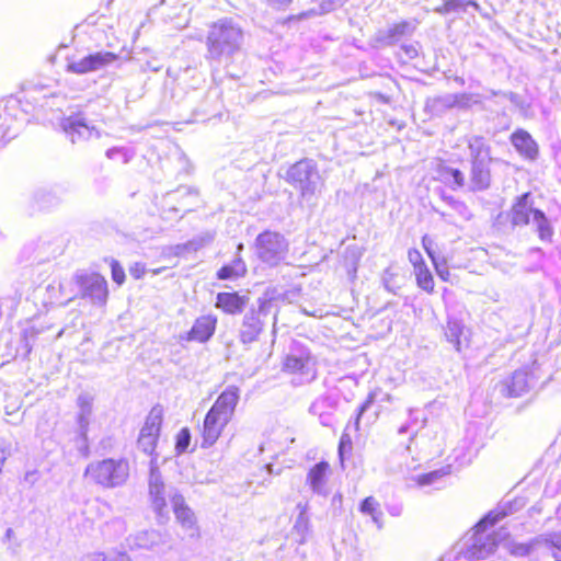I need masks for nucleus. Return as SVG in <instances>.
Listing matches in <instances>:
<instances>
[{
  "label": "nucleus",
  "mask_w": 561,
  "mask_h": 561,
  "mask_svg": "<svg viewBox=\"0 0 561 561\" xmlns=\"http://www.w3.org/2000/svg\"><path fill=\"white\" fill-rule=\"evenodd\" d=\"M416 286L428 295L435 291V279L427 264L413 271Z\"/></svg>",
  "instance_id": "nucleus-23"
},
{
  "label": "nucleus",
  "mask_w": 561,
  "mask_h": 561,
  "mask_svg": "<svg viewBox=\"0 0 561 561\" xmlns=\"http://www.w3.org/2000/svg\"><path fill=\"white\" fill-rule=\"evenodd\" d=\"M33 201L39 208H48L56 202V197L45 187H38L33 193Z\"/></svg>",
  "instance_id": "nucleus-28"
},
{
  "label": "nucleus",
  "mask_w": 561,
  "mask_h": 561,
  "mask_svg": "<svg viewBox=\"0 0 561 561\" xmlns=\"http://www.w3.org/2000/svg\"><path fill=\"white\" fill-rule=\"evenodd\" d=\"M168 542V535L154 529L142 530L133 537L134 546L142 549H153Z\"/></svg>",
  "instance_id": "nucleus-20"
},
{
  "label": "nucleus",
  "mask_w": 561,
  "mask_h": 561,
  "mask_svg": "<svg viewBox=\"0 0 561 561\" xmlns=\"http://www.w3.org/2000/svg\"><path fill=\"white\" fill-rule=\"evenodd\" d=\"M436 179L451 188H459L465 185V175L459 169L450 168L440 160L435 167Z\"/></svg>",
  "instance_id": "nucleus-19"
},
{
  "label": "nucleus",
  "mask_w": 561,
  "mask_h": 561,
  "mask_svg": "<svg viewBox=\"0 0 561 561\" xmlns=\"http://www.w3.org/2000/svg\"><path fill=\"white\" fill-rule=\"evenodd\" d=\"M216 319L210 316H203L196 319L192 329L187 332V341L206 342L215 332Z\"/></svg>",
  "instance_id": "nucleus-17"
},
{
  "label": "nucleus",
  "mask_w": 561,
  "mask_h": 561,
  "mask_svg": "<svg viewBox=\"0 0 561 561\" xmlns=\"http://www.w3.org/2000/svg\"><path fill=\"white\" fill-rule=\"evenodd\" d=\"M238 398L236 388L227 389L217 398L204 419L202 447H210L217 442L234 412Z\"/></svg>",
  "instance_id": "nucleus-3"
},
{
  "label": "nucleus",
  "mask_w": 561,
  "mask_h": 561,
  "mask_svg": "<svg viewBox=\"0 0 561 561\" xmlns=\"http://www.w3.org/2000/svg\"><path fill=\"white\" fill-rule=\"evenodd\" d=\"M159 7L161 14L167 20L174 22L178 28L186 26L187 19L184 15L187 9L184 0H160Z\"/></svg>",
  "instance_id": "nucleus-15"
},
{
  "label": "nucleus",
  "mask_w": 561,
  "mask_h": 561,
  "mask_svg": "<svg viewBox=\"0 0 561 561\" xmlns=\"http://www.w3.org/2000/svg\"><path fill=\"white\" fill-rule=\"evenodd\" d=\"M85 561H111L104 553L96 552L87 557Z\"/></svg>",
  "instance_id": "nucleus-44"
},
{
  "label": "nucleus",
  "mask_w": 561,
  "mask_h": 561,
  "mask_svg": "<svg viewBox=\"0 0 561 561\" xmlns=\"http://www.w3.org/2000/svg\"><path fill=\"white\" fill-rule=\"evenodd\" d=\"M273 5L277 8L287 7L293 0H268Z\"/></svg>",
  "instance_id": "nucleus-45"
},
{
  "label": "nucleus",
  "mask_w": 561,
  "mask_h": 561,
  "mask_svg": "<svg viewBox=\"0 0 561 561\" xmlns=\"http://www.w3.org/2000/svg\"><path fill=\"white\" fill-rule=\"evenodd\" d=\"M146 273V266L144 263L136 262L129 267V274L135 278H141Z\"/></svg>",
  "instance_id": "nucleus-39"
},
{
  "label": "nucleus",
  "mask_w": 561,
  "mask_h": 561,
  "mask_svg": "<svg viewBox=\"0 0 561 561\" xmlns=\"http://www.w3.org/2000/svg\"><path fill=\"white\" fill-rule=\"evenodd\" d=\"M191 442V433L188 428H182L176 436L175 449L179 454L184 453Z\"/></svg>",
  "instance_id": "nucleus-31"
},
{
  "label": "nucleus",
  "mask_w": 561,
  "mask_h": 561,
  "mask_svg": "<svg viewBox=\"0 0 561 561\" xmlns=\"http://www.w3.org/2000/svg\"><path fill=\"white\" fill-rule=\"evenodd\" d=\"M543 541L546 547L552 551L553 557H556V550L561 551V531L548 535Z\"/></svg>",
  "instance_id": "nucleus-34"
},
{
  "label": "nucleus",
  "mask_w": 561,
  "mask_h": 561,
  "mask_svg": "<svg viewBox=\"0 0 561 561\" xmlns=\"http://www.w3.org/2000/svg\"><path fill=\"white\" fill-rule=\"evenodd\" d=\"M352 449V438L350 434L343 433L339 442V458L340 461H344V453Z\"/></svg>",
  "instance_id": "nucleus-36"
},
{
  "label": "nucleus",
  "mask_w": 561,
  "mask_h": 561,
  "mask_svg": "<svg viewBox=\"0 0 561 561\" xmlns=\"http://www.w3.org/2000/svg\"><path fill=\"white\" fill-rule=\"evenodd\" d=\"M243 42L240 24L231 18H224L209 26L206 37V58L221 62L230 60L239 53Z\"/></svg>",
  "instance_id": "nucleus-1"
},
{
  "label": "nucleus",
  "mask_w": 561,
  "mask_h": 561,
  "mask_svg": "<svg viewBox=\"0 0 561 561\" xmlns=\"http://www.w3.org/2000/svg\"><path fill=\"white\" fill-rule=\"evenodd\" d=\"M510 141L523 159L534 161L538 158L539 146L527 130L517 128L510 135Z\"/></svg>",
  "instance_id": "nucleus-12"
},
{
  "label": "nucleus",
  "mask_w": 561,
  "mask_h": 561,
  "mask_svg": "<svg viewBox=\"0 0 561 561\" xmlns=\"http://www.w3.org/2000/svg\"><path fill=\"white\" fill-rule=\"evenodd\" d=\"M216 306L229 313L241 311L242 299L236 293H220Z\"/></svg>",
  "instance_id": "nucleus-24"
},
{
  "label": "nucleus",
  "mask_w": 561,
  "mask_h": 561,
  "mask_svg": "<svg viewBox=\"0 0 561 561\" xmlns=\"http://www.w3.org/2000/svg\"><path fill=\"white\" fill-rule=\"evenodd\" d=\"M471 153L470 182L473 191H483L490 186L491 171L489 164L493 161L491 147L483 137H474L469 142Z\"/></svg>",
  "instance_id": "nucleus-5"
},
{
  "label": "nucleus",
  "mask_w": 561,
  "mask_h": 561,
  "mask_svg": "<svg viewBox=\"0 0 561 561\" xmlns=\"http://www.w3.org/2000/svg\"><path fill=\"white\" fill-rule=\"evenodd\" d=\"M533 219L534 230L541 242H551L554 230L546 214L533 207L531 193L518 195L508 210V220L513 229L525 228Z\"/></svg>",
  "instance_id": "nucleus-2"
},
{
  "label": "nucleus",
  "mask_w": 561,
  "mask_h": 561,
  "mask_svg": "<svg viewBox=\"0 0 561 561\" xmlns=\"http://www.w3.org/2000/svg\"><path fill=\"white\" fill-rule=\"evenodd\" d=\"M172 506L176 520L182 525V527L192 529L195 525V516L191 508L185 505L184 499L181 494H174L172 496Z\"/></svg>",
  "instance_id": "nucleus-22"
},
{
  "label": "nucleus",
  "mask_w": 561,
  "mask_h": 561,
  "mask_svg": "<svg viewBox=\"0 0 561 561\" xmlns=\"http://www.w3.org/2000/svg\"><path fill=\"white\" fill-rule=\"evenodd\" d=\"M82 296L90 298L93 304L104 305L108 290L107 283L100 274L82 275L79 277Z\"/></svg>",
  "instance_id": "nucleus-11"
},
{
  "label": "nucleus",
  "mask_w": 561,
  "mask_h": 561,
  "mask_svg": "<svg viewBox=\"0 0 561 561\" xmlns=\"http://www.w3.org/2000/svg\"><path fill=\"white\" fill-rule=\"evenodd\" d=\"M14 537V531L12 528H8L5 531V539L11 540Z\"/></svg>",
  "instance_id": "nucleus-47"
},
{
  "label": "nucleus",
  "mask_w": 561,
  "mask_h": 561,
  "mask_svg": "<svg viewBox=\"0 0 561 561\" xmlns=\"http://www.w3.org/2000/svg\"><path fill=\"white\" fill-rule=\"evenodd\" d=\"M163 268H160V270H154L153 271V274H159Z\"/></svg>",
  "instance_id": "nucleus-48"
},
{
  "label": "nucleus",
  "mask_w": 561,
  "mask_h": 561,
  "mask_svg": "<svg viewBox=\"0 0 561 561\" xmlns=\"http://www.w3.org/2000/svg\"><path fill=\"white\" fill-rule=\"evenodd\" d=\"M408 260H409L410 264L412 265L413 271L421 266L426 265V262L423 259L422 253L415 248L408 250Z\"/></svg>",
  "instance_id": "nucleus-35"
},
{
  "label": "nucleus",
  "mask_w": 561,
  "mask_h": 561,
  "mask_svg": "<svg viewBox=\"0 0 561 561\" xmlns=\"http://www.w3.org/2000/svg\"><path fill=\"white\" fill-rule=\"evenodd\" d=\"M234 268L231 266H224L218 271V278L228 279L234 275Z\"/></svg>",
  "instance_id": "nucleus-42"
},
{
  "label": "nucleus",
  "mask_w": 561,
  "mask_h": 561,
  "mask_svg": "<svg viewBox=\"0 0 561 561\" xmlns=\"http://www.w3.org/2000/svg\"><path fill=\"white\" fill-rule=\"evenodd\" d=\"M332 469L328 461L321 460L307 472L306 483L314 493H322Z\"/></svg>",
  "instance_id": "nucleus-14"
},
{
  "label": "nucleus",
  "mask_w": 561,
  "mask_h": 561,
  "mask_svg": "<svg viewBox=\"0 0 561 561\" xmlns=\"http://www.w3.org/2000/svg\"><path fill=\"white\" fill-rule=\"evenodd\" d=\"M409 24L407 22H401V23H398V24H394L389 31V36L391 37H396V36H401L405 33L407 28H408Z\"/></svg>",
  "instance_id": "nucleus-40"
},
{
  "label": "nucleus",
  "mask_w": 561,
  "mask_h": 561,
  "mask_svg": "<svg viewBox=\"0 0 561 561\" xmlns=\"http://www.w3.org/2000/svg\"><path fill=\"white\" fill-rule=\"evenodd\" d=\"M130 474L129 461L126 458H105L90 462L84 477L104 489H116L126 484Z\"/></svg>",
  "instance_id": "nucleus-4"
},
{
  "label": "nucleus",
  "mask_w": 561,
  "mask_h": 561,
  "mask_svg": "<svg viewBox=\"0 0 561 561\" xmlns=\"http://www.w3.org/2000/svg\"><path fill=\"white\" fill-rule=\"evenodd\" d=\"M318 180H320V175L316 163L309 159L295 162L286 172V181L299 192L302 198L316 194Z\"/></svg>",
  "instance_id": "nucleus-6"
},
{
  "label": "nucleus",
  "mask_w": 561,
  "mask_h": 561,
  "mask_svg": "<svg viewBox=\"0 0 561 561\" xmlns=\"http://www.w3.org/2000/svg\"><path fill=\"white\" fill-rule=\"evenodd\" d=\"M39 480V472L36 469L28 470L24 474V481L30 485L33 486L37 483Z\"/></svg>",
  "instance_id": "nucleus-41"
},
{
  "label": "nucleus",
  "mask_w": 561,
  "mask_h": 561,
  "mask_svg": "<svg viewBox=\"0 0 561 561\" xmlns=\"http://www.w3.org/2000/svg\"><path fill=\"white\" fill-rule=\"evenodd\" d=\"M114 561H131V559L127 554L121 553L116 556Z\"/></svg>",
  "instance_id": "nucleus-46"
},
{
  "label": "nucleus",
  "mask_w": 561,
  "mask_h": 561,
  "mask_svg": "<svg viewBox=\"0 0 561 561\" xmlns=\"http://www.w3.org/2000/svg\"><path fill=\"white\" fill-rule=\"evenodd\" d=\"M163 420V410L161 407H153L148 416L146 417L145 424L140 430L138 437V447L148 455H152L158 438L160 436L161 424Z\"/></svg>",
  "instance_id": "nucleus-9"
},
{
  "label": "nucleus",
  "mask_w": 561,
  "mask_h": 561,
  "mask_svg": "<svg viewBox=\"0 0 561 561\" xmlns=\"http://www.w3.org/2000/svg\"><path fill=\"white\" fill-rule=\"evenodd\" d=\"M117 59V55L111 51H96L89 54L78 60L70 61L67 71L76 75H85L89 72L105 69Z\"/></svg>",
  "instance_id": "nucleus-10"
},
{
  "label": "nucleus",
  "mask_w": 561,
  "mask_h": 561,
  "mask_svg": "<svg viewBox=\"0 0 561 561\" xmlns=\"http://www.w3.org/2000/svg\"><path fill=\"white\" fill-rule=\"evenodd\" d=\"M62 129L70 138L71 142L89 139L91 137L99 138L100 131L93 126H89L85 121L80 116H70L62 121Z\"/></svg>",
  "instance_id": "nucleus-13"
},
{
  "label": "nucleus",
  "mask_w": 561,
  "mask_h": 561,
  "mask_svg": "<svg viewBox=\"0 0 561 561\" xmlns=\"http://www.w3.org/2000/svg\"><path fill=\"white\" fill-rule=\"evenodd\" d=\"M422 247L426 252L427 256L430 257L439 279L443 282H449L451 275L446 264V260L438 261V257L436 255L437 243L435 239L428 234H424L422 237Z\"/></svg>",
  "instance_id": "nucleus-16"
},
{
  "label": "nucleus",
  "mask_w": 561,
  "mask_h": 561,
  "mask_svg": "<svg viewBox=\"0 0 561 561\" xmlns=\"http://www.w3.org/2000/svg\"><path fill=\"white\" fill-rule=\"evenodd\" d=\"M178 494L173 488H168L162 481L161 473L157 465V458L150 460L149 476V496L153 511L157 513L159 522L168 517V500L172 503V496Z\"/></svg>",
  "instance_id": "nucleus-8"
},
{
  "label": "nucleus",
  "mask_w": 561,
  "mask_h": 561,
  "mask_svg": "<svg viewBox=\"0 0 561 561\" xmlns=\"http://www.w3.org/2000/svg\"><path fill=\"white\" fill-rule=\"evenodd\" d=\"M359 511L371 516L374 522H378L381 516L380 505L378 501L373 496H367L362 501Z\"/></svg>",
  "instance_id": "nucleus-27"
},
{
  "label": "nucleus",
  "mask_w": 561,
  "mask_h": 561,
  "mask_svg": "<svg viewBox=\"0 0 561 561\" xmlns=\"http://www.w3.org/2000/svg\"><path fill=\"white\" fill-rule=\"evenodd\" d=\"M105 154L108 159H112V160H114L116 158H121L123 163L129 162V160L131 158V153L126 148H121V147L111 148L106 151Z\"/></svg>",
  "instance_id": "nucleus-32"
},
{
  "label": "nucleus",
  "mask_w": 561,
  "mask_h": 561,
  "mask_svg": "<svg viewBox=\"0 0 561 561\" xmlns=\"http://www.w3.org/2000/svg\"><path fill=\"white\" fill-rule=\"evenodd\" d=\"M111 272H112V278L113 280L122 285L125 280V272L124 268L119 265L117 261H113L111 264Z\"/></svg>",
  "instance_id": "nucleus-37"
},
{
  "label": "nucleus",
  "mask_w": 561,
  "mask_h": 561,
  "mask_svg": "<svg viewBox=\"0 0 561 561\" xmlns=\"http://www.w3.org/2000/svg\"><path fill=\"white\" fill-rule=\"evenodd\" d=\"M528 390V375L524 370H516L505 381L503 393L507 398L520 397Z\"/></svg>",
  "instance_id": "nucleus-21"
},
{
  "label": "nucleus",
  "mask_w": 561,
  "mask_h": 561,
  "mask_svg": "<svg viewBox=\"0 0 561 561\" xmlns=\"http://www.w3.org/2000/svg\"><path fill=\"white\" fill-rule=\"evenodd\" d=\"M309 528H310V520L307 515V510H306V507H304L297 517L294 529L300 534H305L309 530Z\"/></svg>",
  "instance_id": "nucleus-33"
},
{
  "label": "nucleus",
  "mask_w": 561,
  "mask_h": 561,
  "mask_svg": "<svg viewBox=\"0 0 561 561\" xmlns=\"http://www.w3.org/2000/svg\"><path fill=\"white\" fill-rule=\"evenodd\" d=\"M467 5L478 8V3L474 0H444L435 11L439 14H447L458 9L466 8Z\"/></svg>",
  "instance_id": "nucleus-26"
},
{
  "label": "nucleus",
  "mask_w": 561,
  "mask_h": 561,
  "mask_svg": "<svg viewBox=\"0 0 561 561\" xmlns=\"http://www.w3.org/2000/svg\"><path fill=\"white\" fill-rule=\"evenodd\" d=\"M374 400H375V394L369 393L367 396V398L365 399V401L359 405V408L357 410V415H356V424L359 423V420L363 416L364 412L373 404Z\"/></svg>",
  "instance_id": "nucleus-38"
},
{
  "label": "nucleus",
  "mask_w": 561,
  "mask_h": 561,
  "mask_svg": "<svg viewBox=\"0 0 561 561\" xmlns=\"http://www.w3.org/2000/svg\"><path fill=\"white\" fill-rule=\"evenodd\" d=\"M11 455V448L9 445H0V466H4L7 459Z\"/></svg>",
  "instance_id": "nucleus-43"
},
{
  "label": "nucleus",
  "mask_w": 561,
  "mask_h": 561,
  "mask_svg": "<svg viewBox=\"0 0 561 561\" xmlns=\"http://www.w3.org/2000/svg\"><path fill=\"white\" fill-rule=\"evenodd\" d=\"M450 473V466H447L446 468H443L440 470H435L428 473H424L419 476L417 483L421 485L430 484L434 482L435 480L449 474Z\"/></svg>",
  "instance_id": "nucleus-30"
},
{
  "label": "nucleus",
  "mask_w": 561,
  "mask_h": 561,
  "mask_svg": "<svg viewBox=\"0 0 561 561\" xmlns=\"http://www.w3.org/2000/svg\"><path fill=\"white\" fill-rule=\"evenodd\" d=\"M254 250L262 262L275 266L285 259L289 245L284 236L266 230L257 236Z\"/></svg>",
  "instance_id": "nucleus-7"
},
{
  "label": "nucleus",
  "mask_w": 561,
  "mask_h": 561,
  "mask_svg": "<svg viewBox=\"0 0 561 561\" xmlns=\"http://www.w3.org/2000/svg\"><path fill=\"white\" fill-rule=\"evenodd\" d=\"M557 561H561V559H560V560H557Z\"/></svg>",
  "instance_id": "nucleus-49"
},
{
  "label": "nucleus",
  "mask_w": 561,
  "mask_h": 561,
  "mask_svg": "<svg viewBox=\"0 0 561 561\" xmlns=\"http://www.w3.org/2000/svg\"><path fill=\"white\" fill-rule=\"evenodd\" d=\"M496 547V540L494 537H489L488 542H474L468 550L469 554L473 559L484 558L488 553L494 551Z\"/></svg>",
  "instance_id": "nucleus-25"
},
{
  "label": "nucleus",
  "mask_w": 561,
  "mask_h": 561,
  "mask_svg": "<svg viewBox=\"0 0 561 561\" xmlns=\"http://www.w3.org/2000/svg\"><path fill=\"white\" fill-rule=\"evenodd\" d=\"M77 404L79 408L78 412V426L82 440L87 442V433L90 424V417L93 410V397L89 393H81L78 397Z\"/></svg>",
  "instance_id": "nucleus-18"
},
{
  "label": "nucleus",
  "mask_w": 561,
  "mask_h": 561,
  "mask_svg": "<svg viewBox=\"0 0 561 561\" xmlns=\"http://www.w3.org/2000/svg\"><path fill=\"white\" fill-rule=\"evenodd\" d=\"M307 358L297 356H287L284 362V369L288 373L295 374L300 373L305 369Z\"/></svg>",
  "instance_id": "nucleus-29"
}]
</instances>
